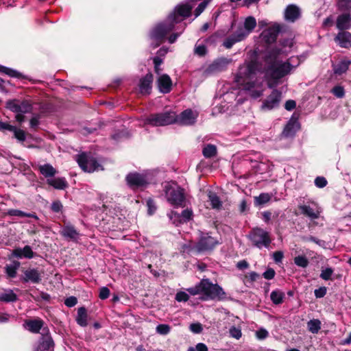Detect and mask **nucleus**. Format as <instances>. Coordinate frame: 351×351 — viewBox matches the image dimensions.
Masks as SVG:
<instances>
[{
	"label": "nucleus",
	"mask_w": 351,
	"mask_h": 351,
	"mask_svg": "<svg viewBox=\"0 0 351 351\" xmlns=\"http://www.w3.org/2000/svg\"><path fill=\"white\" fill-rule=\"evenodd\" d=\"M197 114L191 109H186L182 112L179 115H176L175 123L182 125H191L196 122Z\"/></svg>",
	"instance_id": "dca6fc26"
},
{
	"label": "nucleus",
	"mask_w": 351,
	"mask_h": 351,
	"mask_svg": "<svg viewBox=\"0 0 351 351\" xmlns=\"http://www.w3.org/2000/svg\"><path fill=\"white\" fill-rule=\"evenodd\" d=\"M277 32L274 30H267L264 31L262 34V36L263 37V39L269 43H271L274 41H276L277 38Z\"/></svg>",
	"instance_id": "a19ab883"
},
{
	"label": "nucleus",
	"mask_w": 351,
	"mask_h": 351,
	"mask_svg": "<svg viewBox=\"0 0 351 351\" xmlns=\"http://www.w3.org/2000/svg\"><path fill=\"white\" fill-rule=\"evenodd\" d=\"M44 322L40 319H28L23 324L24 327L32 333H38L43 329Z\"/></svg>",
	"instance_id": "393cba45"
},
{
	"label": "nucleus",
	"mask_w": 351,
	"mask_h": 351,
	"mask_svg": "<svg viewBox=\"0 0 351 351\" xmlns=\"http://www.w3.org/2000/svg\"><path fill=\"white\" fill-rule=\"evenodd\" d=\"M47 183L58 190H63L68 186V183L64 178H48Z\"/></svg>",
	"instance_id": "bb28decb"
},
{
	"label": "nucleus",
	"mask_w": 351,
	"mask_h": 351,
	"mask_svg": "<svg viewBox=\"0 0 351 351\" xmlns=\"http://www.w3.org/2000/svg\"><path fill=\"white\" fill-rule=\"evenodd\" d=\"M176 300L178 302H186L189 299V295L184 291H179L176 295Z\"/></svg>",
	"instance_id": "5fc2aeb1"
},
{
	"label": "nucleus",
	"mask_w": 351,
	"mask_h": 351,
	"mask_svg": "<svg viewBox=\"0 0 351 351\" xmlns=\"http://www.w3.org/2000/svg\"><path fill=\"white\" fill-rule=\"evenodd\" d=\"M21 263L17 261H14L11 264L7 265L5 267L6 274L10 278H15L16 276V271L20 267Z\"/></svg>",
	"instance_id": "2f4dec72"
},
{
	"label": "nucleus",
	"mask_w": 351,
	"mask_h": 351,
	"mask_svg": "<svg viewBox=\"0 0 351 351\" xmlns=\"http://www.w3.org/2000/svg\"><path fill=\"white\" fill-rule=\"evenodd\" d=\"M315 184L318 188H323L326 186L327 180L324 177H317L315 180Z\"/></svg>",
	"instance_id": "052dcab7"
},
{
	"label": "nucleus",
	"mask_w": 351,
	"mask_h": 351,
	"mask_svg": "<svg viewBox=\"0 0 351 351\" xmlns=\"http://www.w3.org/2000/svg\"><path fill=\"white\" fill-rule=\"evenodd\" d=\"M192 6L187 4L178 5L164 23H158L150 32L151 45L154 48L162 43L166 36L171 32L176 24L181 23L184 19L190 16Z\"/></svg>",
	"instance_id": "f03ea898"
},
{
	"label": "nucleus",
	"mask_w": 351,
	"mask_h": 351,
	"mask_svg": "<svg viewBox=\"0 0 351 351\" xmlns=\"http://www.w3.org/2000/svg\"><path fill=\"white\" fill-rule=\"evenodd\" d=\"M157 85L160 92L168 93L171 90L172 82L170 77L164 74L160 75L157 80Z\"/></svg>",
	"instance_id": "412c9836"
},
{
	"label": "nucleus",
	"mask_w": 351,
	"mask_h": 351,
	"mask_svg": "<svg viewBox=\"0 0 351 351\" xmlns=\"http://www.w3.org/2000/svg\"><path fill=\"white\" fill-rule=\"evenodd\" d=\"M43 272L37 268H29L23 271L22 281L23 282H32L38 284L42 280Z\"/></svg>",
	"instance_id": "f3484780"
},
{
	"label": "nucleus",
	"mask_w": 351,
	"mask_h": 351,
	"mask_svg": "<svg viewBox=\"0 0 351 351\" xmlns=\"http://www.w3.org/2000/svg\"><path fill=\"white\" fill-rule=\"evenodd\" d=\"M189 328L191 331L195 334L201 333L203 330L202 325L200 323L191 324Z\"/></svg>",
	"instance_id": "6e6d98bb"
},
{
	"label": "nucleus",
	"mask_w": 351,
	"mask_h": 351,
	"mask_svg": "<svg viewBox=\"0 0 351 351\" xmlns=\"http://www.w3.org/2000/svg\"><path fill=\"white\" fill-rule=\"evenodd\" d=\"M202 153L205 158L213 157L217 154V147L214 145L208 144L203 148Z\"/></svg>",
	"instance_id": "58836bf2"
},
{
	"label": "nucleus",
	"mask_w": 351,
	"mask_h": 351,
	"mask_svg": "<svg viewBox=\"0 0 351 351\" xmlns=\"http://www.w3.org/2000/svg\"><path fill=\"white\" fill-rule=\"evenodd\" d=\"M338 6L342 10L351 9V0H339Z\"/></svg>",
	"instance_id": "3c124183"
},
{
	"label": "nucleus",
	"mask_w": 351,
	"mask_h": 351,
	"mask_svg": "<svg viewBox=\"0 0 351 351\" xmlns=\"http://www.w3.org/2000/svg\"><path fill=\"white\" fill-rule=\"evenodd\" d=\"M308 260L305 256L299 255L294 258V263L302 268H306L308 265Z\"/></svg>",
	"instance_id": "37998d69"
},
{
	"label": "nucleus",
	"mask_w": 351,
	"mask_h": 351,
	"mask_svg": "<svg viewBox=\"0 0 351 351\" xmlns=\"http://www.w3.org/2000/svg\"><path fill=\"white\" fill-rule=\"evenodd\" d=\"M335 41L341 47L348 49L351 47V33L341 31L335 36Z\"/></svg>",
	"instance_id": "5701e85b"
},
{
	"label": "nucleus",
	"mask_w": 351,
	"mask_h": 351,
	"mask_svg": "<svg viewBox=\"0 0 351 351\" xmlns=\"http://www.w3.org/2000/svg\"><path fill=\"white\" fill-rule=\"evenodd\" d=\"M295 125L293 122H289L283 130V135L286 137L293 136L295 133Z\"/></svg>",
	"instance_id": "c03bdc74"
},
{
	"label": "nucleus",
	"mask_w": 351,
	"mask_h": 351,
	"mask_svg": "<svg viewBox=\"0 0 351 351\" xmlns=\"http://www.w3.org/2000/svg\"><path fill=\"white\" fill-rule=\"evenodd\" d=\"M176 114L173 111H167L162 113L150 114L144 121L145 125L152 126H165L175 123Z\"/></svg>",
	"instance_id": "423d86ee"
},
{
	"label": "nucleus",
	"mask_w": 351,
	"mask_h": 351,
	"mask_svg": "<svg viewBox=\"0 0 351 351\" xmlns=\"http://www.w3.org/2000/svg\"><path fill=\"white\" fill-rule=\"evenodd\" d=\"M0 73H3L10 77L16 78H20L22 75L19 71L2 65H0Z\"/></svg>",
	"instance_id": "ea45409f"
},
{
	"label": "nucleus",
	"mask_w": 351,
	"mask_h": 351,
	"mask_svg": "<svg viewBox=\"0 0 351 351\" xmlns=\"http://www.w3.org/2000/svg\"><path fill=\"white\" fill-rule=\"evenodd\" d=\"M301 16V10L298 6L290 4L287 6L285 10V19L287 21L293 23Z\"/></svg>",
	"instance_id": "a211bd4d"
},
{
	"label": "nucleus",
	"mask_w": 351,
	"mask_h": 351,
	"mask_svg": "<svg viewBox=\"0 0 351 351\" xmlns=\"http://www.w3.org/2000/svg\"><path fill=\"white\" fill-rule=\"evenodd\" d=\"M128 185L133 189L144 187L148 184V178L146 175L138 173H129L126 177Z\"/></svg>",
	"instance_id": "2eb2a0df"
},
{
	"label": "nucleus",
	"mask_w": 351,
	"mask_h": 351,
	"mask_svg": "<svg viewBox=\"0 0 351 351\" xmlns=\"http://www.w3.org/2000/svg\"><path fill=\"white\" fill-rule=\"evenodd\" d=\"M248 238L252 243L259 249L267 248L271 243L269 232L259 227L253 228L250 231Z\"/></svg>",
	"instance_id": "0eeeda50"
},
{
	"label": "nucleus",
	"mask_w": 351,
	"mask_h": 351,
	"mask_svg": "<svg viewBox=\"0 0 351 351\" xmlns=\"http://www.w3.org/2000/svg\"><path fill=\"white\" fill-rule=\"evenodd\" d=\"M77 162L81 169L86 172L90 173L102 169L97 160L86 153L77 155Z\"/></svg>",
	"instance_id": "6e6552de"
},
{
	"label": "nucleus",
	"mask_w": 351,
	"mask_h": 351,
	"mask_svg": "<svg viewBox=\"0 0 351 351\" xmlns=\"http://www.w3.org/2000/svg\"><path fill=\"white\" fill-rule=\"evenodd\" d=\"M60 234L66 239L77 241L80 238V233L72 225H66L60 230Z\"/></svg>",
	"instance_id": "aec40b11"
},
{
	"label": "nucleus",
	"mask_w": 351,
	"mask_h": 351,
	"mask_svg": "<svg viewBox=\"0 0 351 351\" xmlns=\"http://www.w3.org/2000/svg\"><path fill=\"white\" fill-rule=\"evenodd\" d=\"M54 342L49 334L48 328H43L41 337L36 351H53Z\"/></svg>",
	"instance_id": "4468645a"
},
{
	"label": "nucleus",
	"mask_w": 351,
	"mask_h": 351,
	"mask_svg": "<svg viewBox=\"0 0 351 351\" xmlns=\"http://www.w3.org/2000/svg\"><path fill=\"white\" fill-rule=\"evenodd\" d=\"M12 256L17 258H32L34 253L29 245H25L23 248L16 247L12 252Z\"/></svg>",
	"instance_id": "4be33fe9"
},
{
	"label": "nucleus",
	"mask_w": 351,
	"mask_h": 351,
	"mask_svg": "<svg viewBox=\"0 0 351 351\" xmlns=\"http://www.w3.org/2000/svg\"><path fill=\"white\" fill-rule=\"evenodd\" d=\"M87 312L85 307L82 306L77 309V314L76 317V322L78 325L82 327H85L88 324L87 322Z\"/></svg>",
	"instance_id": "c756f323"
},
{
	"label": "nucleus",
	"mask_w": 351,
	"mask_h": 351,
	"mask_svg": "<svg viewBox=\"0 0 351 351\" xmlns=\"http://www.w3.org/2000/svg\"><path fill=\"white\" fill-rule=\"evenodd\" d=\"M8 215L10 216H17V217H27L34 218L36 220L38 219V216L34 213H25L22 210H17V209L8 210Z\"/></svg>",
	"instance_id": "c9c22d12"
},
{
	"label": "nucleus",
	"mask_w": 351,
	"mask_h": 351,
	"mask_svg": "<svg viewBox=\"0 0 351 351\" xmlns=\"http://www.w3.org/2000/svg\"><path fill=\"white\" fill-rule=\"evenodd\" d=\"M185 26H186L185 24L182 25V28H181L180 32L173 33L171 35H170V36L168 38V41L169 43L172 44L176 41L177 38L180 36V35L182 33V32L185 29Z\"/></svg>",
	"instance_id": "13d9d810"
},
{
	"label": "nucleus",
	"mask_w": 351,
	"mask_h": 351,
	"mask_svg": "<svg viewBox=\"0 0 351 351\" xmlns=\"http://www.w3.org/2000/svg\"><path fill=\"white\" fill-rule=\"evenodd\" d=\"M332 93L338 98H342L345 95L344 88L341 86H335L332 90Z\"/></svg>",
	"instance_id": "8fccbe9b"
},
{
	"label": "nucleus",
	"mask_w": 351,
	"mask_h": 351,
	"mask_svg": "<svg viewBox=\"0 0 351 351\" xmlns=\"http://www.w3.org/2000/svg\"><path fill=\"white\" fill-rule=\"evenodd\" d=\"M269 335V332L264 328H261L256 332V337L258 339L263 340L266 339Z\"/></svg>",
	"instance_id": "bf43d9fd"
},
{
	"label": "nucleus",
	"mask_w": 351,
	"mask_h": 351,
	"mask_svg": "<svg viewBox=\"0 0 351 351\" xmlns=\"http://www.w3.org/2000/svg\"><path fill=\"white\" fill-rule=\"evenodd\" d=\"M256 26V21L254 17L253 16H247L243 23V25L242 26L243 28H245V30L248 33H252L254 29Z\"/></svg>",
	"instance_id": "4c0bfd02"
},
{
	"label": "nucleus",
	"mask_w": 351,
	"mask_h": 351,
	"mask_svg": "<svg viewBox=\"0 0 351 351\" xmlns=\"http://www.w3.org/2000/svg\"><path fill=\"white\" fill-rule=\"evenodd\" d=\"M156 331L158 334L166 335L171 331V327L168 324H158L156 328Z\"/></svg>",
	"instance_id": "a18cd8bd"
},
{
	"label": "nucleus",
	"mask_w": 351,
	"mask_h": 351,
	"mask_svg": "<svg viewBox=\"0 0 351 351\" xmlns=\"http://www.w3.org/2000/svg\"><path fill=\"white\" fill-rule=\"evenodd\" d=\"M271 199V194L262 193L258 196L254 197V205L256 206H262L269 202Z\"/></svg>",
	"instance_id": "72a5a7b5"
},
{
	"label": "nucleus",
	"mask_w": 351,
	"mask_h": 351,
	"mask_svg": "<svg viewBox=\"0 0 351 351\" xmlns=\"http://www.w3.org/2000/svg\"><path fill=\"white\" fill-rule=\"evenodd\" d=\"M147 206L148 207V213L152 215L156 210V206L154 200L149 199L147 201Z\"/></svg>",
	"instance_id": "69168bd1"
},
{
	"label": "nucleus",
	"mask_w": 351,
	"mask_h": 351,
	"mask_svg": "<svg viewBox=\"0 0 351 351\" xmlns=\"http://www.w3.org/2000/svg\"><path fill=\"white\" fill-rule=\"evenodd\" d=\"M351 61L348 60H343L333 66L334 73L337 75H341L345 73L349 68Z\"/></svg>",
	"instance_id": "7c9ffc66"
},
{
	"label": "nucleus",
	"mask_w": 351,
	"mask_h": 351,
	"mask_svg": "<svg viewBox=\"0 0 351 351\" xmlns=\"http://www.w3.org/2000/svg\"><path fill=\"white\" fill-rule=\"evenodd\" d=\"M110 289L106 287H103L99 290V297L101 300H106L110 296Z\"/></svg>",
	"instance_id": "4d7b16f0"
},
{
	"label": "nucleus",
	"mask_w": 351,
	"mask_h": 351,
	"mask_svg": "<svg viewBox=\"0 0 351 351\" xmlns=\"http://www.w3.org/2000/svg\"><path fill=\"white\" fill-rule=\"evenodd\" d=\"M153 80V75L151 73L140 80L139 90L141 94L149 95L151 93Z\"/></svg>",
	"instance_id": "6ab92c4d"
},
{
	"label": "nucleus",
	"mask_w": 351,
	"mask_h": 351,
	"mask_svg": "<svg viewBox=\"0 0 351 351\" xmlns=\"http://www.w3.org/2000/svg\"><path fill=\"white\" fill-rule=\"evenodd\" d=\"M239 42L237 40V38L234 36V35L232 34L230 36H228L223 43V45L227 48L230 49L236 43Z\"/></svg>",
	"instance_id": "49530a36"
},
{
	"label": "nucleus",
	"mask_w": 351,
	"mask_h": 351,
	"mask_svg": "<svg viewBox=\"0 0 351 351\" xmlns=\"http://www.w3.org/2000/svg\"><path fill=\"white\" fill-rule=\"evenodd\" d=\"M51 208L55 213L60 212L62 208V204L60 201H55L51 204Z\"/></svg>",
	"instance_id": "338daca9"
},
{
	"label": "nucleus",
	"mask_w": 351,
	"mask_h": 351,
	"mask_svg": "<svg viewBox=\"0 0 351 351\" xmlns=\"http://www.w3.org/2000/svg\"><path fill=\"white\" fill-rule=\"evenodd\" d=\"M186 291L191 295H199L202 301L210 300H222L226 298V293L217 284H213L208 279H202L195 287H190Z\"/></svg>",
	"instance_id": "20e7f679"
},
{
	"label": "nucleus",
	"mask_w": 351,
	"mask_h": 351,
	"mask_svg": "<svg viewBox=\"0 0 351 351\" xmlns=\"http://www.w3.org/2000/svg\"><path fill=\"white\" fill-rule=\"evenodd\" d=\"M38 169L40 173L47 179L53 177L57 173L56 169L50 164L39 165Z\"/></svg>",
	"instance_id": "c85d7f7f"
},
{
	"label": "nucleus",
	"mask_w": 351,
	"mask_h": 351,
	"mask_svg": "<svg viewBox=\"0 0 351 351\" xmlns=\"http://www.w3.org/2000/svg\"><path fill=\"white\" fill-rule=\"evenodd\" d=\"M12 132L14 133V138H16L18 141L21 142H24L25 141L26 134L23 130L18 129L15 127V130H12Z\"/></svg>",
	"instance_id": "de8ad7c7"
},
{
	"label": "nucleus",
	"mask_w": 351,
	"mask_h": 351,
	"mask_svg": "<svg viewBox=\"0 0 351 351\" xmlns=\"http://www.w3.org/2000/svg\"><path fill=\"white\" fill-rule=\"evenodd\" d=\"M321 322L317 319H311L307 322L308 330L313 334H317L321 329Z\"/></svg>",
	"instance_id": "e433bc0d"
},
{
	"label": "nucleus",
	"mask_w": 351,
	"mask_h": 351,
	"mask_svg": "<svg viewBox=\"0 0 351 351\" xmlns=\"http://www.w3.org/2000/svg\"><path fill=\"white\" fill-rule=\"evenodd\" d=\"M333 274V270L332 268H326V269H323L320 274V278L325 280H328L331 278V276Z\"/></svg>",
	"instance_id": "864d4df0"
},
{
	"label": "nucleus",
	"mask_w": 351,
	"mask_h": 351,
	"mask_svg": "<svg viewBox=\"0 0 351 351\" xmlns=\"http://www.w3.org/2000/svg\"><path fill=\"white\" fill-rule=\"evenodd\" d=\"M77 303V300L74 296H70L64 300V304L68 307H73Z\"/></svg>",
	"instance_id": "e2e57ef3"
},
{
	"label": "nucleus",
	"mask_w": 351,
	"mask_h": 351,
	"mask_svg": "<svg viewBox=\"0 0 351 351\" xmlns=\"http://www.w3.org/2000/svg\"><path fill=\"white\" fill-rule=\"evenodd\" d=\"M277 53L274 51L269 53L266 58L265 77L268 80V86L273 88L278 84V80L289 75L299 65L298 59L291 57L287 61L277 59Z\"/></svg>",
	"instance_id": "7ed1b4c3"
},
{
	"label": "nucleus",
	"mask_w": 351,
	"mask_h": 351,
	"mask_svg": "<svg viewBox=\"0 0 351 351\" xmlns=\"http://www.w3.org/2000/svg\"><path fill=\"white\" fill-rule=\"evenodd\" d=\"M208 196L212 208L217 210L221 209L222 207V202L218 195L215 193L209 191Z\"/></svg>",
	"instance_id": "473e14b6"
},
{
	"label": "nucleus",
	"mask_w": 351,
	"mask_h": 351,
	"mask_svg": "<svg viewBox=\"0 0 351 351\" xmlns=\"http://www.w3.org/2000/svg\"><path fill=\"white\" fill-rule=\"evenodd\" d=\"M163 190L167 201L176 208L184 207L186 196L184 189L173 182H166Z\"/></svg>",
	"instance_id": "39448f33"
},
{
	"label": "nucleus",
	"mask_w": 351,
	"mask_h": 351,
	"mask_svg": "<svg viewBox=\"0 0 351 351\" xmlns=\"http://www.w3.org/2000/svg\"><path fill=\"white\" fill-rule=\"evenodd\" d=\"M219 242L208 233H202L195 248L198 252L212 250Z\"/></svg>",
	"instance_id": "f8f14e48"
},
{
	"label": "nucleus",
	"mask_w": 351,
	"mask_h": 351,
	"mask_svg": "<svg viewBox=\"0 0 351 351\" xmlns=\"http://www.w3.org/2000/svg\"><path fill=\"white\" fill-rule=\"evenodd\" d=\"M18 297L12 289H4L3 292L0 293V302H16Z\"/></svg>",
	"instance_id": "cd10ccee"
},
{
	"label": "nucleus",
	"mask_w": 351,
	"mask_h": 351,
	"mask_svg": "<svg viewBox=\"0 0 351 351\" xmlns=\"http://www.w3.org/2000/svg\"><path fill=\"white\" fill-rule=\"evenodd\" d=\"M326 294V288L323 287L315 290V295L317 298H323Z\"/></svg>",
	"instance_id": "774afa93"
},
{
	"label": "nucleus",
	"mask_w": 351,
	"mask_h": 351,
	"mask_svg": "<svg viewBox=\"0 0 351 351\" xmlns=\"http://www.w3.org/2000/svg\"><path fill=\"white\" fill-rule=\"evenodd\" d=\"M231 60L226 58H219L214 60L204 70V73L206 75H214L225 71Z\"/></svg>",
	"instance_id": "ddd939ff"
},
{
	"label": "nucleus",
	"mask_w": 351,
	"mask_h": 351,
	"mask_svg": "<svg viewBox=\"0 0 351 351\" xmlns=\"http://www.w3.org/2000/svg\"><path fill=\"white\" fill-rule=\"evenodd\" d=\"M300 213L311 219H317L319 217L322 209L319 205L313 201H307L298 205Z\"/></svg>",
	"instance_id": "1a4fd4ad"
},
{
	"label": "nucleus",
	"mask_w": 351,
	"mask_h": 351,
	"mask_svg": "<svg viewBox=\"0 0 351 351\" xmlns=\"http://www.w3.org/2000/svg\"><path fill=\"white\" fill-rule=\"evenodd\" d=\"M195 53L200 56H204L206 53V47L204 45H195Z\"/></svg>",
	"instance_id": "0e129e2a"
},
{
	"label": "nucleus",
	"mask_w": 351,
	"mask_h": 351,
	"mask_svg": "<svg viewBox=\"0 0 351 351\" xmlns=\"http://www.w3.org/2000/svg\"><path fill=\"white\" fill-rule=\"evenodd\" d=\"M230 335L232 337L239 339L241 337L242 332L240 328L232 326L230 328Z\"/></svg>",
	"instance_id": "603ef678"
},
{
	"label": "nucleus",
	"mask_w": 351,
	"mask_h": 351,
	"mask_svg": "<svg viewBox=\"0 0 351 351\" xmlns=\"http://www.w3.org/2000/svg\"><path fill=\"white\" fill-rule=\"evenodd\" d=\"M282 100V93L274 89L271 94L268 95L262 102L261 109L262 110H271L279 106Z\"/></svg>",
	"instance_id": "9d476101"
},
{
	"label": "nucleus",
	"mask_w": 351,
	"mask_h": 351,
	"mask_svg": "<svg viewBox=\"0 0 351 351\" xmlns=\"http://www.w3.org/2000/svg\"><path fill=\"white\" fill-rule=\"evenodd\" d=\"M212 0H204L202 2H201L197 8L195 10V17H197L199 16L205 10L208 4Z\"/></svg>",
	"instance_id": "09e8293b"
},
{
	"label": "nucleus",
	"mask_w": 351,
	"mask_h": 351,
	"mask_svg": "<svg viewBox=\"0 0 351 351\" xmlns=\"http://www.w3.org/2000/svg\"><path fill=\"white\" fill-rule=\"evenodd\" d=\"M337 27L341 32L350 29L351 27V15L349 13L339 15L337 19Z\"/></svg>",
	"instance_id": "a878e982"
},
{
	"label": "nucleus",
	"mask_w": 351,
	"mask_h": 351,
	"mask_svg": "<svg viewBox=\"0 0 351 351\" xmlns=\"http://www.w3.org/2000/svg\"><path fill=\"white\" fill-rule=\"evenodd\" d=\"M233 34L237 38V40L240 42L245 39L249 36L250 33H248L242 26H240Z\"/></svg>",
	"instance_id": "79ce46f5"
},
{
	"label": "nucleus",
	"mask_w": 351,
	"mask_h": 351,
	"mask_svg": "<svg viewBox=\"0 0 351 351\" xmlns=\"http://www.w3.org/2000/svg\"><path fill=\"white\" fill-rule=\"evenodd\" d=\"M276 272L274 269L268 268L263 274V276L267 280H271L274 278Z\"/></svg>",
	"instance_id": "680f3d73"
},
{
	"label": "nucleus",
	"mask_w": 351,
	"mask_h": 351,
	"mask_svg": "<svg viewBox=\"0 0 351 351\" xmlns=\"http://www.w3.org/2000/svg\"><path fill=\"white\" fill-rule=\"evenodd\" d=\"M171 219L175 218V220H178L179 223H184L190 221L193 217V211L191 209L186 208L184 210L181 214L176 212L171 211V214L169 215ZM176 223V221H174Z\"/></svg>",
	"instance_id": "b1692460"
},
{
	"label": "nucleus",
	"mask_w": 351,
	"mask_h": 351,
	"mask_svg": "<svg viewBox=\"0 0 351 351\" xmlns=\"http://www.w3.org/2000/svg\"><path fill=\"white\" fill-rule=\"evenodd\" d=\"M256 74V63L248 62L239 66L234 77V82L254 99L260 97L265 90L263 79Z\"/></svg>",
	"instance_id": "f257e3e1"
},
{
	"label": "nucleus",
	"mask_w": 351,
	"mask_h": 351,
	"mask_svg": "<svg viewBox=\"0 0 351 351\" xmlns=\"http://www.w3.org/2000/svg\"><path fill=\"white\" fill-rule=\"evenodd\" d=\"M6 107L15 113L21 114L29 113L32 110V105L28 100H9L6 102Z\"/></svg>",
	"instance_id": "9b49d317"
},
{
	"label": "nucleus",
	"mask_w": 351,
	"mask_h": 351,
	"mask_svg": "<svg viewBox=\"0 0 351 351\" xmlns=\"http://www.w3.org/2000/svg\"><path fill=\"white\" fill-rule=\"evenodd\" d=\"M285 293L280 290L276 289L271 293L270 298L274 304H280L283 302L285 298Z\"/></svg>",
	"instance_id": "f704fd0d"
}]
</instances>
